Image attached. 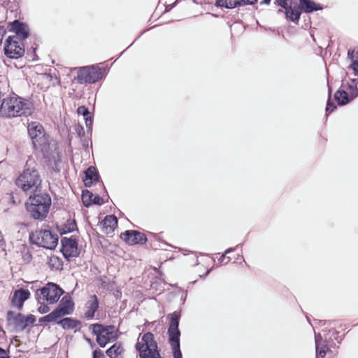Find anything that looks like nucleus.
I'll use <instances>...</instances> for the list:
<instances>
[{
	"instance_id": "6ab92c4d",
	"label": "nucleus",
	"mask_w": 358,
	"mask_h": 358,
	"mask_svg": "<svg viewBox=\"0 0 358 358\" xmlns=\"http://www.w3.org/2000/svg\"><path fill=\"white\" fill-rule=\"evenodd\" d=\"M10 29L15 33L12 36H17V41L22 42V40L25 39L29 36V29L27 25L20 23L19 21L15 20L10 23Z\"/></svg>"
},
{
	"instance_id": "412c9836",
	"label": "nucleus",
	"mask_w": 358,
	"mask_h": 358,
	"mask_svg": "<svg viewBox=\"0 0 358 358\" xmlns=\"http://www.w3.org/2000/svg\"><path fill=\"white\" fill-rule=\"evenodd\" d=\"M56 323L65 330L76 329L81 324L80 321L72 317L60 318Z\"/></svg>"
},
{
	"instance_id": "2eb2a0df",
	"label": "nucleus",
	"mask_w": 358,
	"mask_h": 358,
	"mask_svg": "<svg viewBox=\"0 0 358 358\" xmlns=\"http://www.w3.org/2000/svg\"><path fill=\"white\" fill-rule=\"evenodd\" d=\"M276 3L285 9L286 18L296 24L299 22L301 16L300 6H292V0H276Z\"/></svg>"
},
{
	"instance_id": "49530a36",
	"label": "nucleus",
	"mask_w": 358,
	"mask_h": 358,
	"mask_svg": "<svg viewBox=\"0 0 358 358\" xmlns=\"http://www.w3.org/2000/svg\"><path fill=\"white\" fill-rule=\"evenodd\" d=\"M38 281H35V282H30V284L31 285V289H33V288H34V285H35V284L36 285V284H38Z\"/></svg>"
},
{
	"instance_id": "f3484780",
	"label": "nucleus",
	"mask_w": 358,
	"mask_h": 358,
	"mask_svg": "<svg viewBox=\"0 0 358 358\" xmlns=\"http://www.w3.org/2000/svg\"><path fill=\"white\" fill-rule=\"evenodd\" d=\"M14 327L16 331H22L28 326L32 325L36 322L34 315H24L19 313L13 317Z\"/></svg>"
},
{
	"instance_id": "7c9ffc66",
	"label": "nucleus",
	"mask_w": 358,
	"mask_h": 358,
	"mask_svg": "<svg viewBox=\"0 0 358 358\" xmlns=\"http://www.w3.org/2000/svg\"><path fill=\"white\" fill-rule=\"evenodd\" d=\"M38 303L40 304V306L38 308V311L41 314L47 313L50 310V307L47 304H45L43 301H41L40 302Z\"/></svg>"
},
{
	"instance_id": "dca6fc26",
	"label": "nucleus",
	"mask_w": 358,
	"mask_h": 358,
	"mask_svg": "<svg viewBox=\"0 0 358 358\" xmlns=\"http://www.w3.org/2000/svg\"><path fill=\"white\" fill-rule=\"evenodd\" d=\"M120 238L129 245H143L147 241L145 234L137 230H127L121 234Z\"/></svg>"
},
{
	"instance_id": "864d4df0",
	"label": "nucleus",
	"mask_w": 358,
	"mask_h": 358,
	"mask_svg": "<svg viewBox=\"0 0 358 358\" xmlns=\"http://www.w3.org/2000/svg\"><path fill=\"white\" fill-rule=\"evenodd\" d=\"M56 226L57 227V229H60V227H59V224H57Z\"/></svg>"
},
{
	"instance_id": "a878e982",
	"label": "nucleus",
	"mask_w": 358,
	"mask_h": 358,
	"mask_svg": "<svg viewBox=\"0 0 358 358\" xmlns=\"http://www.w3.org/2000/svg\"><path fill=\"white\" fill-rule=\"evenodd\" d=\"M216 5L227 8H234L243 6V0H217Z\"/></svg>"
},
{
	"instance_id": "72a5a7b5",
	"label": "nucleus",
	"mask_w": 358,
	"mask_h": 358,
	"mask_svg": "<svg viewBox=\"0 0 358 358\" xmlns=\"http://www.w3.org/2000/svg\"><path fill=\"white\" fill-rule=\"evenodd\" d=\"M104 203V199L99 195L94 194L92 203L101 205Z\"/></svg>"
},
{
	"instance_id": "5fc2aeb1",
	"label": "nucleus",
	"mask_w": 358,
	"mask_h": 358,
	"mask_svg": "<svg viewBox=\"0 0 358 358\" xmlns=\"http://www.w3.org/2000/svg\"><path fill=\"white\" fill-rule=\"evenodd\" d=\"M1 176H2V174H1V173H0V178H1H1H2Z\"/></svg>"
},
{
	"instance_id": "6e6d98bb",
	"label": "nucleus",
	"mask_w": 358,
	"mask_h": 358,
	"mask_svg": "<svg viewBox=\"0 0 358 358\" xmlns=\"http://www.w3.org/2000/svg\"><path fill=\"white\" fill-rule=\"evenodd\" d=\"M357 85H358V80H357V84H356V86H357Z\"/></svg>"
},
{
	"instance_id": "423d86ee",
	"label": "nucleus",
	"mask_w": 358,
	"mask_h": 358,
	"mask_svg": "<svg viewBox=\"0 0 358 358\" xmlns=\"http://www.w3.org/2000/svg\"><path fill=\"white\" fill-rule=\"evenodd\" d=\"M338 332L335 330H329L327 334H324V340L320 334L315 333L316 358H324L327 352H331V348H336V345L334 342L337 341L338 343H341L342 338L338 337Z\"/></svg>"
},
{
	"instance_id": "2f4dec72",
	"label": "nucleus",
	"mask_w": 358,
	"mask_h": 358,
	"mask_svg": "<svg viewBox=\"0 0 358 358\" xmlns=\"http://www.w3.org/2000/svg\"><path fill=\"white\" fill-rule=\"evenodd\" d=\"M103 222V224H117V218L114 215H107Z\"/></svg>"
},
{
	"instance_id": "a19ab883",
	"label": "nucleus",
	"mask_w": 358,
	"mask_h": 358,
	"mask_svg": "<svg viewBox=\"0 0 358 358\" xmlns=\"http://www.w3.org/2000/svg\"><path fill=\"white\" fill-rule=\"evenodd\" d=\"M258 0H243V5H252Z\"/></svg>"
},
{
	"instance_id": "ddd939ff",
	"label": "nucleus",
	"mask_w": 358,
	"mask_h": 358,
	"mask_svg": "<svg viewBox=\"0 0 358 358\" xmlns=\"http://www.w3.org/2000/svg\"><path fill=\"white\" fill-rule=\"evenodd\" d=\"M60 251L64 257L68 261H71L72 258L78 257L80 255V250L78 247L77 239L73 236L70 238H62Z\"/></svg>"
},
{
	"instance_id": "79ce46f5",
	"label": "nucleus",
	"mask_w": 358,
	"mask_h": 358,
	"mask_svg": "<svg viewBox=\"0 0 358 358\" xmlns=\"http://www.w3.org/2000/svg\"><path fill=\"white\" fill-rule=\"evenodd\" d=\"M15 315H14V313H13V311L9 310V311H8V313H7V319H8V320H10L11 319V317H13Z\"/></svg>"
},
{
	"instance_id": "c85d7f7f",
	"label": "nucleus",
	"mask_w": 358,
	"mask_h": 358,
	"mask_svg": "<svg viewBox=\"0 0 358 358\" xmlns=\"http://www.w3.org/2000/svg\"><path fill=\"white\" fill-rule=\"evenodd\" d=\"M235 250L234 248H229L227 249L220 256L218 261L223 264H227L231 261L230 257H227V255L229 254Z\"/></svg>"
},
{
	"instance_id": "ea45409f",
	"label": "nucleus",
	"mask_w": 358,
	"mask_h": 358,
	"mask_svg": "<svg viewBox=\"0 0 358 358\" xmlns=\"http://www.w3.org/2000/svg\"><path fill=\"white\" fill-rule=\"evenodd\" d=\"M0 358H9L8 353L0 347Z\"/></svg>"
},
{
	"instance_id": "473e14b6",
	"label": "nucleus",
	"mask_w": 358,
	"mask_h": 358,
	"mask_svg": "<svg viewBox=\"0 0 358 358\" xmlns=\"http://www.w3.org/2000/svg\"><path fill=\"white\" fill-rule=\"evenodd\" d=\"M22 259L24 263H29L32 259L31 253L29 250L24 251L22 252Z\"/></svg>"
},
{
	"instance_id": "20e7f679",
	"label": "nucleus",
	"mask_w": 358,
	"mask_h": 358,
	"mask_svg": "<svg viewBox=\"0 0 358 358\" xmlns=\"http://www.w3.org/2000/svg\"><path fill=\"white\" fill-rule=\"evenodd\" d=\"M181 315L180 311H174L168 315L169 324L167 331L169 343L171 345L173 358H182L180 350V331L178 328Z\"/></svg>"
},
{
	"instance_id": "3c124183",
	"label": "nucleus",
	"mask_w": 358,
	"mask_h": 358,
	"mask_svg": "<svg viewBox=\"0 0 358 358\" xmlns=\"http://www.w3.org/2000/svg\"><path fill=\"white\" fill-rule=\"evenodd\" d=\"M210 271H211V269H208V270L206 272L205 275H206V276H207V275L210 273Z\"/></svg>"
},
{
	"instance_id": "09e8293b",
	"label": "nucleus",
	"mask_w": 358,
	"mask_h": 358,
	"mask_svg": "<svg viewBox=\"0 0 358 358\" xmlns=\"http://www.w3.org/2000/svg\"><path fill=\"white\" fill-rule=\"evenodd\" d=\"M353 51L355 52V53L353 55V59H357V55L356 54V52L357 51V50H354Z\"/></svg>"
},
{
	"instance_id": "4c0bfd02",
	"label": "nucleus",
	"mask_w": 358,
	"mask_h": 358,
	"mask_svg": "<svg viewBox=\"0 0 358 358\" xmlns=\"http://www.w3.org/2000/svg\"><path fill=\"white\" fill-rule=\"evenodd\" d=\"M8 86L6 85L0 84V99H1L6 94V90L8 91Z\"/></svg>"
},
{
	"instance_id": "0eeeda50",
	"label": "nucleus",
	"mask_w": 358,
	"mask_h": 358,
	"mask_svg": "<svg viewBox=\"0 0 358 358\" xmlns=\"http://www.w3.org/2000/svg\"><path fill=\"white\" fill-rule=\"evenodd\" d=\"M90 329L93 334L96 335V342L101 348H104L107 343L115 341L118 337L117 329L113 325L92 324Z\"/></svg>"
},
{
	"instance_id": "58836bf2",
	"label": "nucleus",
	"mask_w": 358,
	"mask_h": 358,
	"mask_svg": "<svg viewBox=\"0 0 358 358\" xmlns=\"http://www.w3.org/2000/svg\"><path fill=\"white\" fill-rule=\"evenodd\" d=\"M336 106L334 105L333 103H331L329 101L327 102V107H326V111L327 112H329V113H331L332 111L334 110V109H336Z\"/></svg>"
},
{
	"instance_id": "f704fd0d",
	"label": "nucleus",
	"mask_w": 358,
	"mask_h": 358,
	"mask_svg": "<svg viewBox=\"0 0 358 358\" xmlns=\"http://www.w3.org/2000/svg\"><path fill=\"white\" fill-rule=\"evenodd\" d=\"M77 111L78 114H82L85 117V118L87 117L90 114V112L88 111L87 108H85V106L78 107Z\"/></svg>"
},
{
	"instance_id": "aec40b11",
	"label": "nucleus",
	"mask_w": 358,
	"mask_h": 358,
	"mask_svg": "<svg viewBox=\"0 0 358 358\" xmlns=\"http://www.w3.org/2000/svg\"><path fill=\"white\" fill-rule=\"evenodd\" d=\"M86 312L85 317L87 320H92L94 317L95 313L99 308V300L96 295H91L85 303Z\"/></svg>"
},
{
	"instance_id": "39448f33",
	"label": "nucleus",
	"mask_w": 358,
	"mask_h": 358,
	"mask_svg": "<svg viewBox=\"0 0 358 358\" xmlns=\"http://www.w3.org/2000/svg\"><path fill=\"white\" fill-rule=\"evenodd\" d=\"M135 348L140 358H162L155 336L151 332L140 334Z\"/></svg>"
},
{
	"instance_id": "c756f323",
	"label": "nucleus",
	"mask_w": 358,
	"mask_h": 358,
	"mask_svg": "<svg viewBox=\"0 0 358 358\" xmlns=\"http://www.w3.org/2000/svg\"><path fill=\"white\" fill-rule=\"evenodd\" d=\"M354 53H355L354 51H348V56L350 57V59L352 62V66L353 70L355 72H358V48H357V51L356 52V54L357 55L356 59H353Z\"/></svg>"
},
{
	"instance_id": "cd10ccee",
	"label": "nucleus",
	"mask_w": 358,
	"mask_h": 358,
	"mask_svg": "<svg viewBox=\"0 0 358 358\" xmlns=\"http://www.w3.org/2000/svg\"><path fill=\"white\" fill-rule=\"evenodd\" d=\"M50 266L54 268L57 270H60L62 268V262L61 259L57 257H52L50 259Z\"/></svg>"
},
{
	"instance_id": "1a4fd4ad",
	"label": "nucleus",
	"mask_w": 358,
	"mask_h": 358,
	"mask_svg": "<svg viewBox=\"0 0 358 358\" xmlns=\"http://www.w3.org/2000/svg\"><path fill=\"white\" fill-rule=\"evenodd\" d=\"M74 303L71 298L63 297L58 306L50 313L40 317L38 322H55L57 320L65 315H70L73 311Z\"/></svg>"
},
{
	"instance_id": "a211bd4d",
	"label": "nucleus",
	"mask_w": 358,
	"mask_h": 358,
	"mask_svg": "<svg viewBox=\"0 0 358 358\" xmlns=\"http://www.w3.org/2000/svg\"><path fill=\"white\" fill-rule=\"evenodd\" d=\"M30 294V292L26 289L20 288L15 290L11 299L12 305L18 309H22L24 303L29 299Z\"/></svg>"
},
{
	"instance_id": "7ed1b4c3",
	"label": "nucleus",
	"mask_w": 358,
	"mask_h": 358,
	"mask_svg": "<svg viewBox=\"0 0 358 358\" xmlns=\"http://www.w3.org/2000/svg\"><path fill=\"white\" fill-rule=\"evenodd\" d=\"M31 162L28 161L23 173L16 180V185L24 192H36L41 185L40 174L35 167L31 166Z\"/></svg>"
},
{
	"instance_id": "9b49d317",
	"label": "nucleus",
	"mask_w": 358,
	"mask_h": 358,
	"mask_svg": "<svg viewBox=\"0 0 358 358\" xmlns=\"http://www.w3.org/2000/svg\"><path fill=\"white\" fill-rule=\"evenodd\" d=\"M27 129L35 148L45 152L48 146V139L42 124L37 122H31L28 124Z\"/></svg>"
},
{
	"instance_id": "8fccbe9b",
	"label": "nucleus",
	"mask_w": 358,
	"mask_h": 358,
	"mask_svg": "<svg viewBox=\"0 0 358 358\" xmlns=\"http://www.w3.org/2000/svg\"><path fill=\"white\" fill-rule=\"evenodd\" d=\"M270 1H271V0H264V1H262V3L268 4V3H270Z\"/></svg>"
},
{
	"instance_id": "f8f14e48",
	"label": "nucleus",
	"mask_w": 358,
	"mask_h": 358,
	"mask_svg": "<svg viewBox=\"0 0 358 358\" xmlns=\"http://www.w3.org/2000/svg\"><path fill=\"white\" fill-rule=\"evenodd\" d=\"M103 77V71L96 66H84L78 71L77 80L79 83H94Z\"/></svg>"
},
{
	"instance_id": "f03ea898",
	"label": "nucleus",
	"mask_w": 358,
	"mask_h": 358,
	"mask_svg": "<svg viewBox=\"0 0 358 358\" xmlns=\"http://www.w3.org/2000/svg\"><path fill=\"white\" fill-rule=\"evenodd\" d=\"M50 205V196L43 193L31 196L26 203V208L31 217L41 220L46 217Z\"/></svg>"
},
{
	"instance_id": "c9c22d12",
	"label": "nucleus",
	"mask_w": 358,
	"mask_h": 358,
	"mask_svg": "<svg viewBox=\"0 0 358 358\" xmlns=\"http://www.w3.org/2000/svg\"><path fill=\"white\" fill-rule=\"evenodd\" d=\"M93 357L92 358H105V356L103 352L101 350H94L93 351Z\"/></svg>"
},
{
	"instance_id": "37998d69",
	"label": "nucleus",
	"mask_w": 358,
	"mask_h": 358,
	"mask_svg": "<svg viewBox=\"0 0 358 358\" xmlns=\"http://www.w3.org/2000/svg\"><path fill=\"white\" fill-rule=\"evenodd\" d=\"M92 121L90 118L89 119L88 117L85 118V123L87 127H90L92 125Z\"/></svg>"
},
{
	"instance_id": "b1692460",
	"label": "nucleus",
	"mask_w": 358,
	"mask_h": 358,
	"mask_svg": "<svg viewBox=\"0 0 358 358\" xmlns=\"http://www.w3.org/2000/svg\"><path fill=\"white\" fill-rule=\"evenodd\" d=\"M123 348L120 343H114L106 350V354L110 358H122Z\"/></svg>"
},
{
	"instance_id": "c03bdc74",
	"label": "nucleus",
	"mask_w": 358,
	"mask_h": 358,
	"mask_svg": "<svg viewBox=\"0 0 358 358\" xmlns=\"http://www.w3.org/2000/svg\"><path fill=\"white\" fill-rule=\"evenodd\" d=\"M6 30L3 27H0V34H2V36L5 34Z\"/></svg>"
},
{
	"instance_id": "bb28decb",
	"label": "nucleus",
	"mask_w": 358,
	"mask_h": 358,
	"mask_svg": "<svg viewBox=\"0 0 358 358\" xmlns=\"http://www.w3.org/2000/svg\"><path fill=\"white\" fill-rule=\"evenodd\" d=\"M94 194L89 190H83L82 194L83 202L85 206H88L92 203Z\"/></svg>"
},
{
	"instance_id": "9d476101",
	"label": "nucleus",
	"mask_w": 358,
	"mask_h": 358,
	"mask_svg": "<svg viewBox=\"0 0 358 358\" xmlns=\"http://www.w3.org/2000/svg\"><path fill=\"white\" fill-rule=\"evenodd\" d=\"M64 290L57 284L48 282L44 287L36 290V299L47 301L49 304L57 303L63 294Z\"/></svg>"
},
{
	"instance_id": "4468645a",
	"label": "nucleus",
	"mask_w": 358,
	"mask_h": 358,
	"mask_svg": "<svg viewBox=\"0 0 358 358\" xmlns=\"http://www.w3.org/2000/svg\"><path fill=\"white\" fill-rule=\"evenodd\" d=\"M17 36H9L4 45L5 55L12 59H17L24 53L22 42L17 41Z\"/></svg>"
},
{
	"instance_id": "4be33fe9",
	"label": "nucleus",
	"mask_w": 358,
	"mask_h": 358,
	"mask_svg": "<svg viewBox=\"0 0 358 358\" xmlns=\"http://www.w3.org/2000/svg\"><path fill=\"white\" fill-rule=\"evenodd\" d=\"M297 6H300L301 12L303 10L305 13H311L322 8L320 4L312 0H299V5Z\"/></svg>"
},
{
	"instance_id": "de8ad7c7",
	"label": "nucleus",
	"mask_w": 358,
	"mask_h": 358,
	"mask_svg": "<svg viewBox=\"0 0 358 358\" xmlns=\"http://www.w3.org/2000/svg\"><path fill=\"white\" fill-rule=\"evenodd\" d=\"M101 227H103V228H106L107 229L108 227H113L114 225H111V224H109V225H100Z\"/></svg>"
},
{
	"instance_id": "f257e3e1",
	"label": "nucleus",
	"mask_w": 358,
	"mask_h": 358,
	"mask_svg": "<svg viewBox=\"0 0 358 358\" xmlns=\"http://www.w3.org/2000/svg\"><path fill=\"white\" fill-rule=\"evenodd\" d=\"M33 112L32 104L28 100L16 95L4 98L0 106V115L6 117L29 116Z\"/></svg>"
},
{
	"instance_id": "e433bc0d",
	"label": "nucleus",
	"mask_w": 358,
	"mask_h": 358,
	"mask_svg": "<svg viewBox=\"0 0 358 358\" xmlns=\"http://www.w3.org/2000/svg\"><path fill=\"white\" fill-rule=\"evenodd\" d=\"M64 227H65L66 229H63L64 230V232L63 233H66L67 231L69 232H71V231H73L76 229H77V227L78 225H76V224H73V225H63Z\"/></svg>"
},
{
	"instance_id": "5701e85b",
	"label": "nucleus",
	"mask_w": 358,
	"mask_h": 358,
	"mask_svg": "<svg viewBox=\"0 0 358 358\" xmlns=\"http://www.w3.org/2000/svg\"><path fill=\"white\" fill-rule=\"evenodd\" d=\"M85 174L83 181L87 187H90L94 182H97L99 180V174L94 166L89 167Z\"/></svg>"
},
{
	"instance_id": "393cba45",
	"label": "nucleus",
	"mask_w": 358,
	"mask_h": 358,
	"mask_svg": "<svg viewBox=\"0 0 358 358\" xmlns=\"http://www.w3.org/2000/svg\"><path fill=\"white\" fill-rule=\"evenodd\" d=\"M357 96V94H356L352 98L350 99L348 93L344 90H338L334 94L335 99L338 103L342 106L347 104L351 99Z\"/></svg>"
},
{
	"instance_id": "6e6552de",
	"label": "nucleus",
	"mask_w": 358,
	"mask_h": 358,
	"mask_svg": "<svg viewBox=\"0 0 358 358\" xmlns=\"http://www.w3.org/2000/svg\"><path fill=\"white\" fill-rule=\"evenodd\" d=\"M58 236L50 230H38L29 234L31 243L48 250H54L58 244Z\"/></svg>"
},
{
	"instance_id": "a18cd8bd",
	"label": "nucleus",
	"mask_w": 358,
	"mask_h": 358,
	"mask_svg": "<svg viewBox=\"0 0 358 358\" xmlns=\"http://www.w3.org/2000/svg\"><path fill=\"white\" fill-rule=\"evenodd\" d=\"M6 166V164L3 162H0V170Z\"/></svg>"
},
{
	"instance_id": "603ef678",
	"label": "nucleus",
	"mask_w": 358,
	"mask_h": 358,
	"mask_svg": "<svg viewBox=\"0 0 358 358\" xmlns=\"http://www.w3.org/2000/svg\"><path fill=\"white\" fill-rule=\"evenodd\" d=\"M198 264H199V261H198V259H196V262H195V264H194V266H196V265H198Z\"/></svg>"
}]
</instances>
